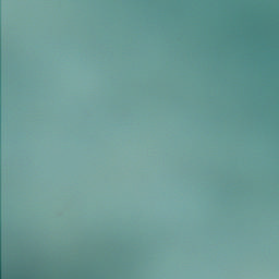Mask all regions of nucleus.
Returning a JSON list of instances; mask_svg holds the SVG:
<instances>
[{
	"mask_svg": "<svg viewBox=\"0 0 279 279\" xmlns=\"http://www.w3.org/2000/svg\"><path fill=\"white\" fill-rule=\"evenodd\" d=\"M9 279H22L21 275H12Z\"/></svg>",
	"mask_w": 279,
	"mask_h": 279,
	"instance_id": "nucleus-1",
	"label": "nucleus"
}]
</instances>
